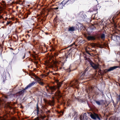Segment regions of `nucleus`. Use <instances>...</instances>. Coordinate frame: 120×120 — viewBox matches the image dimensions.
<instances>
[{
	"instance_id": "nucleus-29",
	"label": "nucleus",
	"mask_w": 120,
	"mask_h": 120,
	"mask_svg": "<svg viewBox=\"0 0 120 120\" xmlns=\"http://www.w3.org/2000/svg\"><path fill=\"white\" fill-rule=\"evenodd\" d=\"M50 112V111L49 110H48L46 112V113H49Z\"/></svg>"
},
{
	"instance_id": "nucleus-31",
	"label": "nucleus",
	"mask_w": 120,
	"mask_h": 120,
	"mask_svg": "<svg viewBox=\"0 0 120 120\" xmlns=\"http://www.w3.org/2000/svg\"><path fill=\"white\" fill-rule=\"evenodd\" d=\"M10 23V22H8L7 23V24H9Z\"/></svg>"
},
{
	"instance_id": "nucleus-33",
	"label": "nucleus",
	"mask_w": 120,
	"mask_h": 120,
	"mask_svg": "<svg viewBox=\"0 0 120 120\" xmlns=\"http://www.w3.org/2000/svg\"><path fill=\"white\" fill-rule=\"evenodd\" d=\"M2 18V16L0 15V19H1Z\"/></svg>"
},
{
	"instance_id": "nucleus-30",
	"label": "nucleus",
	"mask_w": 120,
	"mask_h": 120,
	"mask_svg": "<svg viewBox=\"0 0 120 120\" xmlns=\"http://www.w3.org/2000/svg\"><path fill=\"white\" fill-rule=\"evenodd\" d=\"M63 112H61L60 113V114L61 115H63Z\"/></svg>"
},
{
	"instance_id": "nucleus-14",
	"label": "nucleus",
	"mask_w": 120,
	"mask_h": 120,
	"mask_svg": "<svg viewBox=\"0 0 120 120\" xmlns=\"http://www.w3.org/2000/svg\"><path fill=\"white\" fill-rule=\"evenodd\" d=\"M105 45V43L101 45L100 44H98L97 46L100 48H103V46Z\"/></svg>"
},
{
	"instance_id": "nucleus-3",
	"label": "nucleus",
	"mask_w": 120,
	"mask_h": 120,
	"mask_svg": "<svg viewBox=\"0 0 120 120\" xmlns=\"http://www.w3.org/2000/svg\"><path fill=\"white\" fill-rule=\"evenodd\" d=\"M87 68L85 70V71L84 72H82L81 73V76L80 77V78L79 79V80L80 79H86V78L85 77V76L86 75H85V73L86 72V71L87 70V69L88 68Z\"/></svg>"
},
{
	"instance_id": "nucleus-22",
	"label": "nucleus",
	"mask_w": 120,
	"mask_h": 120,
	"mask_svg": "<svg viewBox=\"0 0 120 120\" xmlns=\"http://www.w3.org/2000/svg\"><path fill=\"white\" fill-rule=\"evenodd\" d=\"M37 81L38 83L39 82H40L42 80L41 79H40V78H39L38 77L37 78Z\"/></svg>"
},
{
	"instance_id": "nucleus-12",
	"label": "nucleus",
	"mask_w": 120,
	"mask_h": 120,
	"mask_svg": "<svg viewBox=\"0 0 120 120\" xmlns=\"http://www.w3.org/2000/svg\"><path fill=\"white\" fill-rule=\"evenodd\" d=\"M79 16H81L82 18H85L86 17V16L84 15V14H83V13L82 12H80L79 13Z\"/></svg>"
},
{
	"instance_id": "nucleus-8",
	"label": "nucleus",
	"mask_w": 120,
	"mask_h": 120,
	"mask_svg": "<svg viewBox=\"0 0 120 120\" xmlns=\"http://www.w3.org/2000/svg\"><path fill=\"white\" fill-rule=\"evenodd\" d=\"M35 83V82L33 81L32 83L29 84L25 88V89H26L28 88H29L31 86H33Z\"/></svg>"
},
{
	"instance_id": "nucleus-26",
	"label": "nucleus",
	"mask_w": 120,
	"mask_h": 120,
	"mask_svg": "<svg viewBox=\"0 0 120 120\" xmlns=\"http://www.w3.org/2000/svg\"><path fill=\"white\" fill-rule=\"evenodd\" d=\"M33 120H41L38 117H37V118L34 119Z\"/></svg>"
},
{
	"instance_id": "nucleus-28",
	"label": "nucleus",
	"mask_w": 120,
	"mask_h": 120,
	"mask_svg": "<svg viewBox=\"0 0 120 120\" xmlns=\"http://www.w3.org/2000/svg\"><path fill=\"white\" fill-rule=\"evenodd\" d=\"M117 120H120V117H119L117 118Z\"/></svg>"
},
{
	"instance_id": "nucleus-16",
	"label": "nucleus",
	"mask_w": 120,
	"mask_h": 120,
	"mask_svg": "<svg viewBox=\"0 0 120 120\" xmlns=\"http://www.w3.org/2000/svg\"><path fill=\"white\" fill-rule=\"evenodd\" d=\"M56 95L58 96V97L60 98L62 96L60 94V91L59 90H58L57 92Z\"/></svg>"
},
{
	"instance_id": "nucleus-1",
	"label": "nucleus",
	"mask_w": 120,
	"mask_h": 120,
	"mask_svg": "<svg viewBox=\"0 0 120 120\" xmlns=\"http://www.w3.org/2000/svg\"><path fill=\"white\" fill-rule=\"evenodd\" d=\"M56 83L57 86L49 87V89L52 91L55 90L56 89H59L61 86L62 84L61 82H59L58 81H57Z\"/></svg>"
},
{
	"instance_id": "nucleus-32",
	"label": "nucleus",
	"mask_w": 120,
	"mask_h": 120,
	"mask_svg": "<svg viewBox=\"0 0 120 120\" xmlns=\"http://www.w3.org/2000/svg\"><path fill=\"white\" fill-rule=\"evenodd\" d=\"M60 4H59V6L58 7H61V5H60Z\"/></svg>"
},
{
	"instance_id": "nucleus-4",
	"label": "nucleus",
	"mask_w": 120,
	"mask_h": 120,
	"mask_svg": "<svg viewBox=\"0 0 120 120\" xmlns=\"http://www.w3.org/2000/svg\"><path fill=\"white\" fill-rule=\"evenodd\" d=\"M90 63L91 66L94 69H96L98 68V65L94 64L91 61L90 62Z\"/></svg>"
},
{
	"instance_id": "nucleus-36",
	"label": "nucleus",
	"mask_w": 120,
	"mask_h": 120,
	"mask_svg": "<svg viewBox=\"0 0 120 120\" xmlns=\"http://www.w3.org/2000/svg\"><path fill=\"white\" fill-rule=\"evenodd\" d=\"M47 91H48V90H47Z\"/></svg>"
},
{
	"instance_id": "nucleus-15",
	"label": "nucleus",
	"mask_w": 120,
	"mask_h": 120,
	"mask_svg": "<svg viewBox=\"0 0 120 120\" xmlns=\"http://www.w3.org/2000/svg\"><path fill=\"white\" fill-rule=\"evenodd\" d=\"M75 30V28L73 27H70L69 28L68 30V31H73Z\"/></svg>"
},
{
	"instance_id": "nucleus-24",
	"label": "nucleus",
	"mask_w": 120,
	"mask_h": 120,
	"mask_svg": "<svg viewBox=\"0 0 120 120\" xmlns=\"http://www.w3.org/2000/svg\"><path fill=\"white\" fill-rule=\"evenodd\" d=\"M70 68H71V66H70L69 68H68L66 70L67 72H70V71H71V70H70Z\"/></svg>"
},
{
	"instance_id": "nucleus-18",
	"label": "nucleus",
	"mask_w": 120,
	"mask_h": 120,
	"mask_svg": "<svg viewBox=\"0 0 120 120\" xmlns=\"http://www.w3.org/2000/svg\"><path fill=\"white\" fill-rule=\"evenodd\" d=\"M68 1H66L65 0H64L60 4H62V5H63V4H64V5L66 4L68 2Z\"/></svg>"
},
{
	"instance_id": "nucleus-21",
	"label": "nucleus",
	"mask_w": 120,
	"mask_h": 120,
	"mask_svg": "<svg viewBox=\"0 0 120 120\" xmlns=\"http://www.w3.org/2000/svg\"><path fill=\"white\" fill-rule=\"evenodd\" d=\"M101 37L102 39H104L105 38V35L104 34H102L101 35Z\"/></svg>"
},
{
	"instance_id": "nucleus-35",
	"label": "nucleus",
	"mask_w": 120,
	"mask_h": 120,
	"mask_svg": "<svg viewBox=\"0 0 120 120\" xmlns=\"http://www.w3.org/2000/svg\"><path fill=\"white\" fill-rule=\"evenodd\" d=\"M1 101V100L0 99V103Z\"/></svg>"
},
{
	"instance_id": "nucleus-9",
	"label": "nucleus",
	"mask_w": 120,
	"mask_h": 120,
	"mask_svg": "<svg viewBox=\"0 0 120 120\" xmlns=\"http://www.w3.org/2000/svg\"><path fill=\"white\" fill-rule=\"evenodd\" d=\"M103 101L102 100H100L99 101H95L96 103L98 105H102L103 103Z\"/></svg>"
},
{
	"instance_id": "nucleus-11",
	"label": "nucleus",
	"mask_w": 120,
	"mask_h": 120,
	"mask_svg": "<svg viewBox=\"0 0 120 120\" xmlns=\"http://www.w3.org/2000/svg\"><path fill=\"white\" fill-rule=\"evenodd\" d=\"M85 118L86 119L87 118V117L86 116L85 113L82 115L80 117V119L81 120H84Z\"/></svg>"
},
{
	"instance_id": "nucleus-5",
	"label": "nucleus",
	"mask_w": 120,
	"mask_h": 120,
	"mask_svg": "<svg viewBox=\"0 0 120 120\" xmlns=\"http://www.w3.org/2000/svg\"><path fill=\"white\" fill-rule=\"evenodd\" d=\"M78 82L77 80H75L74 82L73 83L71 82L70 83V86L71 87H72L73 86H75L76 87H77L78 86Z\"/></svg>"
},
{
	"instance_id": "nucleus-6",
	"label": "nucleus",
	"mask_w": 120,
	"mask_h": 120,
	"mask_svg": "<svg viewBox=\"0 0 120 120\" xmlns=\"http://www.w3.org/2000/svg\"><path fill=\"white\" fill-rule=\"evenodd\" d=\"M116 67H112L110 68L109 69H106L105 70H104V71L105 72H106L108 71H110L113 70L115 69Z\"/></svg>"
},
{
	"instance_id": "nucleus-10",
	"label": "nucleus",
	"mask_w": 120,
	"mask_h": 120,
	"mask_svg": "<svg viewBox=\"0 0 120 120\" xmlns=\"http://www.w3.org/2000/svg\"><path fill=\"white\" fill-rule=\"evenodd\" d=\"M11 95L10 94L7 96H5L4 97L5 98V101H6L9 100L11 98Z\"/></svg>"
},
{
	"instance_id": "nucleus-2",
	"label": "nucleus",
	"mask_w": 120,
	"mask_h": 120,
	"mask_svg": "<svg viewBox=\"0 0 120 120\" xmlns=\"http://www.w3.org/2000/svg\"><path fill=\"white\" fill-rule=\"evenodd\" d=\"M89 114L91 117L94 120H100V119L98 115L96 113H92L90 112L89 113Z\"/></svg>"
},
{
	"instance_id": "nucleus-23",
	"label": "nucleus",
	"mask_w": 120,
	"mask_h": 120,
	"mask_svg": "<svg viewBox=\"0 0 120 120\" xmlns=\"http://www.w3.org/2000/svg\"><path fill=\"white\" fill-rule=\"evenodd\" d=\"M75 0H68V1H69L70 3H73L74 2Z\"/></svg>"
},
{
	"instance_id": "nucleus-20",
	"label": "nucleus",
	"mask_w": 120,
	"mask_h": 120,
	"mask_svg": "<svg viewBox=\"0 0 120 120\" xmlns=\"http://www.w3.org/2000/svg\"><path fill=\"white\" fill-rule=\"evenodd\" d=\"M60 5H61V7H58L56 8H55V9H58V8H59V9H61L62 8H63L62 5V4H60Z\"/></svg>"
},
{
	"instance_id": "nucleus-17",
	"label": "nucleus",
	"mask_w": 120,
	"mask_h": 120,
	"mask_svg": "<svg viewBox=\"0 0 120 120\" xmlns=\"http://www.w3.org/2000/svg\"><path fill=\"white\" fill-rule=\"evenodd\" d=\"M26 89H25V88L24 89L20 91H19V93L20 94H23L24 92L25 91V90Z\"/></svg>"
},
{
	"instance_id": "nucleus-19",
	"label": "nucleus",
	"mask_w": 120,
	"mask_h": 120,
	"mask_svg": "<svg viewBox=\"0 0 120 120\" xmlns=\"http://www.w3.org/2000/svg\"><path fill=\"white\" fill-rule=\"evenodd\" d=\"M93 90V88L92 87H89L88 90H87V91L88 93L89 91L90 92H92Z\"/></svg>"
},
{
	"instance_id": "nucleus-7",
	"label": "nucleus",
	"mask_w": 120,
	"mask_h": 120,
	"mask_svg": "<svg viewBox=\"0 0 120 120\" xmlns=\"http://www.w3.org/2000/svg\"><path fill=\"white\" fill-rule=\"evenodd\" d=\"M116 67H112L110 68L109 69H106L105 70H104V71L105 72H106L108 71H110L113 70L115 69Z\"/></svg>"
},
{
	"instance_id": "nucleus-13",
	"label": "nucleus",
	"mask_w": 120,
	"mask_h": 120,
	"mask_svg": "<svg viewBox=\"0 0 120 120\" xmlns=\"http://www.w3.org/2000/svg\"><path fill=\"white\" fill-rule=\"evenodd\" d=\"M88 39L89 40H94L95 39V38L92 36H89L87 37Z\"/></svg>"
},
{
	"instance_id": "nucleus-37",
	"label": "nucleus",
	"mask_w": 120,
	"mask_h": 120,
	"mask_svg": "<svg viewBox=\"0 0 120 120\" xmlns=\"http://www.w3.org/2000/svg\"><path fill=\"white\" fill-rule=\"evenodd\" d=\"M49 73H48V75L49 74Z\"/></svg>"
},
{
	"instance_id": "nucleus-25",
	"label": "nucleus",
	"mask_w": 120,
	"mask_h": 120,
	"mask_svg": "<svg viewBox=\"0 0 120 120\" xmlns=\"http://www.w3.org/2000/svg\"><path fill=\"white\" fill-rule=\"evenodd\" d=\"M49 105H54V102H53V101H52L51 102V103H49Z\"/></svg>"
},
{
	"instance_id": "nucleus-27",
	"label": "nucleus",
	"mask_w": 120,
	"mask_h": 120,
	"mask_svg": "<svg viewBox=\"0 0 120 120\" xmlns=\"http://www.w3.org/2000/svg\"><path fill=\"white\" fill-rule=\"evenodd\" d=\"M39 83L41 85H43L44 84L41 81L39 82Z\"/></svg>"
},
{
	"instance_id": "nucleus-34",
	"label": "nucleus",
	"mask_w": 120,
	"mask_h": 120,
	"mask_svg": "<svg viewBox=\"0 0 120 120\" xmlns=\"http://www.w3.org/2000/svg\"><path fill=\"white\" fill-rule=\"evenodd\" d=\"M95 94H96L97 95H98V93H96Z\"/></svg>"
}]
</instances>
